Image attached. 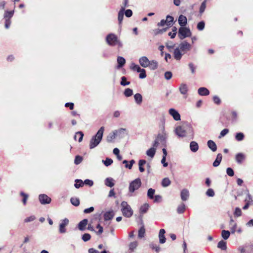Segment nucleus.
I'll list each match as a JSON object with an SVG mask.
<instances>
[{"label": "nucleus", "instance_id": "f257e3e1", "mask_svg": "<svg viewBox=\"0 0 253 253\" xmlns=\"http://www.w3.org/2000/svg\"><path fill=\"white\" fill-rule=\"evenodd\" d=\"M104 131V127L103 126H101L96 134L92 137L89 141V148L90 149L97 147L100 143L103 138Z\"/></svg>", "mask_w": 253, "mask_h": 253}, {"label": "nucleus", "instance_id": "f03ea898", "mask_svg": "<svg viewBox=\"0 0 253 253\" xmlns=\"http://www.w3.org/2000/svg\"><path fill=\"white\" fill-rule=\"evenodd\" d=\"M106 42L109 45L111 46L117 45L118 49L122 48L123 46L122 42L118 39L117 35L113 33H110L107 35Z\"/></svg>", "mask_w": 253, "mask_h": 253}, {"label": "nucleus", "instance_id": "7ed1b4c3", "mask_svg": "<svg viewBox=\"0 0 253 253\" xmlns=\"http://www.w3.org/2000/svg\"><path fill=\"white\" fill-rule=\"evenodd\" d=\"M121 211L123 215L126 217H130L133 214V211L130 206L126 201H123L121 204Z\"/></svg>", "mask_w": 253, "mask_h": 253}, {"label": "nucleus", "instance_id": "20e7f679", "mask_svg": "<svg viewBox=\"0 0 253 253\" xmlns=\"http://www.w3.org/2000/svg\"><path fill=\"white\" fill-rule=\"evenodd\" d=\"M192 35L191 32L189 28L181 27L178 32V36L180 40H183L186 37H190Z\"/></svg>", "mask_w": 253, "mask_h": 253}, {"label": "nucleus", "instance_id": "39448f33", "mask_svg": "<svg viewBox=\"0 0 253 253\" xmlns=\"http://www.w3.org/2000/svg\"><path fill=\"white\" fill-rule=\"evenodd\" d=\"M142 183L140 178H137L132 181L129 185L128 190L130 193H133L138 190L141 186Z\"/></svg>", "mask_w": 253, "mask_h": 253}, {"label": "nucleus", "instance_id": "423d86ee", "mask_svg": "<svg viewBox=\"0 0 253 253\" xmlns=\"http://www.w3.org/2000/svg\"><path fill=\"white\" fill-rule=\"evenodd\" d=\"M178 48L183 54H185L190 50L191 45L186 41H183L179 44Z\"/></svg>", "mask_w": 253, "mask_h": 253}, {"label": "nucleus", "instance_id": "0eeeda50", "mask_svg": "<svg viewBox=\"0 0 253 253\" xmlns=\"http://www.w3.org/2000/svg\"><path fill=\"white\" fill-rule=\"evenodd\" d=\"M69 220L68 218H65L61 221L59 224V232L61 234H64L66 232V226L68 225Z\"/></svg>", "mask_w": 253, "mask_h": 253}, {"label": "nucleus", "instance_id": "6e6552de", "mask_svg": "<svg viewBox=\"0 0 253 253\" xmlns=\"http://www.w3.org/2000/svg\"><path fill=\"white\" fill-rule=\"evenodd\" d=\"M39 200L42 205L49 204L51 202V199L44 194H40L39 195Z\"/></svg>", "mask_w": 253, "mask_h": 253}, {"label": "nucleus", "instance_id": "1a4fd4ad", "mask_svg": "<svg viewBox=\"0 0 253 253\" xmlns=\"http://www.w3.org/2000/svg\"><path fill=\"white\" fill-rule=\"evenodd\" d=\"M175 134L179 137H184L186 136V129L184 126H178L174 130Z\"/></svg>", "mask_w": 253, "mask_h": 253}, {"label": "nucleus", "instance_id": "9d476101", "mask_svg": "<svg viewBox=\"0 0 253 253\" xmlns=\"http://www.w3.org/2000/svg\"><path fill=\"white\" fill-rule=\"evenodd\" d=\"M156 138L157 139H158L159 142H160V143L163 145H164L165 146H166V139H167V133H166V131H165L164 126L163 127L162 134H158Z\"/></svg>", "mask_w": 253, "mask_h": 253}, {"label": "nucleus", "instance_id": "9b49d317", "mask_svg": "<svg viewBox=\"0 0 253 253\" xmlns=\"http://www.w3.org/2000/svg\"><path fill=\"white\" fill-rule=\"evenodd\" d=\"M253 245L251 243L246 244L244 246L240 248L241 253H253Z\"/></svg>", "mask_w": 253, "mask_h": 253}, {"label": "nucleus", "instance_id": "f8f14e48", "mask_svg": "<svg viewBox=\"0 0 253 253\" xmlns=\"http://www.w3.org/2000/svg\"><path fill=\"white\" fill-rule=\"evenodd\" d=\"M169 113L173 117L174 120H180V115L178 111L175 109L173 108H170L169 111Z\"/></svg>", "mask_w": 253, "mask_h": 253}, {"label": "nucleus", "instance_id": "ddd939ff", "mask_svg": "<svg viewBox=\"0 0 253 253\" xmlns=\"http://www.w3.org/2000/svg\"><path fill=\"white\" fill-rule=\"evenodd\" d=\"M139 62L140 65L144 68L148 67L150 64V61L146 56L140 57L139 59Z\"/></svg>", "mask_w": 253, "mask_h": 253}, {"label": "nucleus", "instance_id": "4468645a", "mask_svg": "<svg viewBox=\"0 0 253 253\" xmlns=\"http://www.w3.org/2000/svg\"><path fill=\"white\" fill-rule=\"evenodd\" d=\"M179 90L181 94L183 95H185L184 96V98L187 97V93L188 90V86L185 84H181L179 87Z\"/></svg>", "mask_w": 253, "mask_h": 253}, {"label": "nucleus", "instance_id": "2eb2a0df", "mask_svg": "<svg viewBox=\"0 0 253 253\" xmlns=\"http://www.w3.org/2000/svg\"><path fill=\"white\" fill-rule=\"evenodd\" d=\"M183 53L181 51L180 49L178 47L174 49L173 51V56L175 59L176 60H180Z\"/></svg>", "mask_w": 253, "mask_h": 253}, {"label": "nucleus", "instance_id": "dca6fc26", "mask_svg": "<svg viewBox=\"0 0 253 253\" xmlns=\"http://www.w3.org/2000/svg\"><path fill=\"white\" fill-rule=\"evenodd\" d=\"M87 219H84L81 221L78 224V228L81 231H84L85 229V227L87 225Z\"/></svg>", "mask_w": 253, "mask_h": 253}, {"label": "nucleus", "instance_id": "f3484780", "mask_svg": "<svg viewBox=\"0 0 253 253\" xmlns=\"http://www.w3.org/2000/svg\"><path fill=\"white\" fill-rule=\"evenodd\" d=\"M166 231L165 229H161L159 231V242L161 244H164L166 242V238L165 236V233Z\"/></svg>", "mask_w": 253, "mask_h": 253}, {"label": "nucleus", "instance_id": "a211bd4d", "mask_svg": "<svg viewBox=\"0 0 253 253\" xmlns=\"http://www.w3.org/2000/svg\"><path fill=\"white\" fill-rule=\"evenodd\" d=\"M178 22L181 27L185 26L187 23L186 17L183 15H180L178 17Z\"/></svg>", "mask_w": 253, "mask_h": 253}, {"label": "nucleus", "instance_id": "6ab92c4d", "mask_svg": "<svg viewBox=\"0 0 253 253\" xmlns=\"http://www.w3.org/2000/svg\"><path fill=\"white\" fill-rule=\"evenodd\" d=\"M189 196V193L188 190H187L186 189H184L182 190L180 193V197L182 201H186L188 199Z\"/></svg>", "mask_w": 253, "mask_h": 253}, {"label": "nucleus", "instance_id": "aec40b11", "mask_svg": "<svg viewBox=\"0 0 253 253\" xmlns=\"http://www.w3.org/2000/svg\"><path fill=\"white\" fill-rule=\"evenodd\" d=\"M184 126L186 129V135H188L189 136L193 137L194 135V130L192 126L189 124H187Z\"/></svg>", "mask_w": 253, "mask_h": 253}, {"label": "nucleus", "instance_id": "412c9836", "mask_svg": "<svg viewBox=\"0 0 253 253\" xmlns=\"http://www.w3.org/2000/svg\"><path fill=\"white\" fill-rule=\"evenodd\" d=\"M207 145L208 147L212 151L215 152L217 150V146L215 143L211 140H210L207 142Z\"/></svg>", "mask_w": 253, "mask_h": 253}, {"label": "nucleus", "instance_id": "4be33fe9", "mask_svg": "<svg viewBox=\"0 0 253 253\" xmlns=\"http://www.w3.org/2000/svg\"><path fill=\"white\" fill-rule=\"evenodd\" d=\"M198 92L202 96H207L210 94L209 90L204 87H200L198 90Z\"/></svg>", "mask_w": 253, "mask_h": 253}, {"label": "nucleus", "instance_id": "5701e85b", "mask_svg": "<svg viewBox=\"0 0 253 253\" xmlns=\"http://www.w3.org/2000/svg\"><path fill=\"white\" fill-rule=\"evenodd\" d=\"M118 66L117 68L123 67L126 63V59L122 56H118L117 58Z\"/></svg>", "mask_w": 253, "mask_h": 253}, {"label": "nucleus", "instance_id": "b1692460", "mask_svg": "<svg viewBox=\"0 0 253 253\" xmlns=\"http://www.w3.org/2000/svg\"><path fill=\"white\" fill-rule=\"evenodd\" d=\"M190 148L192 152H196L199 149L198 144L196 141H191L190 143Z\"/></svg>", "mask_w": 253, "mask_h": 253}, {"label": "nucleus", "instance_id": "393cba45", "mask_svg": "<svg viewBox=\"0 0 253 253\" xmlns=\"http://www.w3.org/2000/svg\"><path fill=\"white\" fill-rule=\"evenodd\" d=\"M114 217V213L113 211H109L106 212L104 214V219L105 221L110 220Z\"/></svg>", "mask_w": 253, "mask_h": 253}, {"label": "nucleus", "instance_id": "a878e982", "mask_svg": "<svg viewBox=\"0 0 253 253\" xmlns=\"http://www.w3.org/2000/svg\"><path fill=\"white\" fill-rule=\"evenodd\" d=\"M222 158V154L220 153L218 154L217 155L215 160L213 163V166L214 167L218 166L221 161Z\"/></svg>", "mask_w": 253, "mask_h": 253}, {"label": "nucleus", "instance_id": "bb28decb", "mask_svg": "<svg viewBox=\"0 0 253 253\" xmlns=\"http://www.w3.org/2000/svg\"><path fill=\"white\" fill-rule=\"evenodd\" d=\"M141 224H142V226L138 230V237L140 238H142L144 237L145 233V229L144 227V225L143 223V221L141 219Z\"/></svg>", "mask_w": 253, "mask_h": 253}, {"label": "nucleus", "instance_id": "cd10ccee", "mask_svg": "<svg viewBox=\"0 0 253 253\" xmlns=\"http://www.w3.org/2000/svg\"><path fill=\"white\" fill-rule=\"evenodd\" d=\"M124 8H121L120 10L118 13V20L120 25H121L124 18Z\"/></svg>", "mask_w": 253, "mask_h": 253}, {"label": "nucleus", "instance_id": "c85d7f7f", "mask_svg": "<svg viewBox=\"0 0 253 253\" xmlns=\"http://www.w3.org/2000/svg\"><path fill=\"white\" fill-rule=\"evenodd\" d=\"M105 184L109 187H112L114 186V179L111 177L106 178L105 180Z\"/></svg>", "mask_w": 253, "mask_h": 253}, {"label": "nucleus", "instance_id": "c756f323", "mask_svg": "<svg viewBox=\"0 0 253 253\" xmlns=\"http://www.w3.org/2000/svg\"><path fill=\"white\" fill-rule=\"evenodd\" d=\"M217 248L220 249L221 250L225 251L227 249L226 243L223 241L221 240L219 241L217 244Z\"/></svg>", "mask_w": 253, "mask_h": 253}, {"label": "nucleus", "instance_id": "7c9ffc66", "mask_svg": "<svg viewBox=\"0 0 253 253\" xmlns=\"http://www.w3.org/2000/svg\"><path fill=\"white\" fill-rule=\"evenodd\" d=\"M134 98L135 101V102L137 104H140L142 102V96L141 94L140 93H136L134 95Z\"/></svg>", "mask_w": 253, "mask_h": 253}, {"label": "nucleus", "instance_id": "2f4dec72", "mask_svg": "<svg viewBox=\"0 0 253 253\" xmlns=\"http://www.w3.org/2000/svg\"><path fill=\"white\" fill-rule=\"evenodd\" d=\"M166 20L167 22V26L168 27H170L172 26L174 20V18L172 16L170 15H167L166 17Z\"/></svg>", "mask_w": 253, "mask_h": 253}, {"label": "nucleus", "instance_id": "473e14b6", "mask_svg": "<svg viewBox=\"0 0 253 253\" xmlns=\"http://www.w3.org/2000/svg\"><path fill=\"white\" fill-rule=\"evenodd\" d=\"M126 131V128H121L118 130H115L114 131L116 132L117 136L119 135L120 137L123 138L125 136V132Z\"/></svg>", "mask_w": 253, "mask_h": 253}, {"label": "nucleus", "instance_id": "72a5a7b5", "mask_svg": "<svg viewBox=\"0 0 253 253\" xmlns=\"http://www.w3.org/2000/svg\"><path fill=\"white\" fill-rule=\"evenodd\" d=\"M146 163V161L145 160H140L138 162L139 170L141 172H143L145 171V169L143 167V165Z\"/></svg>", "mask_w": 253, "mask_h": 253}, {"label": "nucleus", "instance_id": "f704fd0d", "mask_svg": "<svg viewBox=\"0 0 253 253\" xmlns=\"http://www.w3.org/2000/svg\"><path fill=\"white\" fill-rule=\"evenodd\" d=\"M156 153V148H151L148 149L146 152V154L148 156L153 158Z\"/></svg>", "mask_w": 253, "mask_h": 253}, {"label": "nucleus", "instance_id": "c9c22d12", "mask_svg": "<svg viewBox=\"0 0 253 253\" xmlns=\"http://www.w3.org/2000/svg\"><path fill=\"white\" fill-rule=\"evenodd\" d=\"M116 136V132L113 131L112 133H110L107 137V141L109 143L112 142L113 140L115 138Z\"/></svg>", "mask_w": 253, "mask_h": 253}, {"label": "nucleus", "instance_id": "e433bc0d", "mask_svg": "<svg viewBox=\"0 0 253 253\" xmlns=\"http://www.w3.org/2000/svg\"><path fill=\"white\" fill-rule=\"evenodd\" d=\"M149 205L148 204H145L142 205L140 208V212L142 214L146 213L148 210Z\"/></svg>", "mask_w": 253, "mask_h": 253}, {"label": "nucleus", "instance_id": "4c0bfd02", "mask_svg": "<svg viewBox=\"0 0 253 253\" xmlns=\"http://www.w3.org/2000/svg\"><path fill=\"white\" fill-rule=\"evenodd\" d=\"M171 183V181L168 177L164 178L162 181V186L164 187L169 186Z\"/></svg>", "mask_w": 253, "mask_h": 253}, {"label": "nucleus", "instance_id": "58836bf2", "mask_svg": "<svg viewBox=\"0 0 253 253\" xmlns=\"http://www.w3.org/2000/svg\"><path fill=\"white\" fill-rule=\"evenodd\" d=\"M185 210V205L182 203L177 208V212L179 214L183 213Z\"/></svg>", "mask_w": 253, "mask_h": 253}, {"label": "nucleus", "instance_id": "ea45409f", "mask_svg": "<svg viewBox=\"0 0 253 253\" xmlns=\"http://www.w3.org/2000/svg\"><path fill=\"white\" fill-rule=\"evenodd\" d=\"M155 190L152 188H149L147 192V196L150 199H153Z\"/></svg>", "mask_w": 253, "mask_h": 253}, {"label": "nucleus", "instance_id": "a19ab883", "mask_svg": "<svg viewBox=\"0 0 253 253\" xmlns=\"http://www.w3.org/2000/svg\"><path fill=\"white\" fill-rule=\"evenodd\" d=\"M151 70H155L158 68V63L155 60L150 61L149 66Z\"/></svg>", "mask_w": 253, "mask_h": 253}, {"label": "nucleus", "instance_id": "79ce46f5", "mask_svg": "<svg viewBox=\"0 0 253 253\" xmlns=\"http://www.w3.org/2000/svg\"><path fill=\"white\" fill-rule=\"evenodd\" d=\"M20 196L23 197L22 201L23 205H26L29 195L27 194H26L23 192H21L20 193Z\"/></svg>", "mask_w": 253, "mask_h": 253}, {"label": "nucleus", "instance_id": "37998d69", "mask_svg": "<svg viewBox=\"0 0 253 253\" xmlns=\"http://www.w3.org/2000/svg\"><path fill=\"white\" fill-rule=\"evenodd\" d=\"M14 11H5L4 15V18L5 19L9 18L10 19L13 15Z\"/></svg>", "mask_w": 253, "mask_h": 253}, {"label": "nucleus", "instance_id": "c03bdc74", "mask_svg": "<svg viewBox=\"0 0 253 253\" xmlns=\"http://www.w3.org/2000/svg\"><path fill=\"white\" fill-rule=\"evenodd\" d=\"M246 198L245 199V201H247L245 205L243 207L244 210H246L248 208L249 206V201L251 200V197L249 195V193H246Z\"/></svg>", "mask_w": 253, "mask_h": 253}, {"label": "nucleus", "instance_id": "a18cd8bd", "mask_svg": "<svg viewBox=\"0 0 253 253\" xmlns=\"http://www.w3.org/2000/svg\"><path fill=\"white\" fill-rule=\"evenodd\" d=\"M70 202L73 205L76 207H77L80 205V200L77 198H71L70 199Z\"/></svg>", "mask_w": 253, "mask_h": 253}, {"label": "nucleus", "instance_id": "49530a36", "mask_svg": "<svg viewBox=\"0 0 253 253\" xmlns=\"http://www.w3.org/2000/svg\"><path fill=\"white\" fill-rule=\"evenodd\" d=\"M246 160V156L243 153H238V164L243 163Z\"/></svg>", "mask_w": 253, "mask_h": 253}, {"label": "nucleus", "instance_id": "de8ad7c7", "mask_svg": "<svg viewBox=\"0 0 253 253\" xmlns=\"http://www.w3.org/2000/svg\"><path fill=\"white\" fill-rule=\"evenodd\" d=\"M230 233L229 231L223 230L222 231L221 236L224 240H227L230 236Z\"/></svg>", "mask_w": 253, "mask_h": 253}, {"label": "nucleus", "instance_id": "09e8293b", "mask_svg": "<svg viewBox=\"0 0 253 253\" xmlns=\"http://www.w3.org/2000/svg\"><path fill=\"white\" fill-rule=\"evenodd\" d=\"M102 162L105 166L108 167L113 163V161L111 158H106L105 160H102Z\"/></svg>", "mask_w": 253, "mask_h": 253}, {"label": "nucleus", "instance_id": "8fccbe9b", "mask_svg": "<svg viewBox=\"0 0 253 253\" xmlns=\"http://www.w3.org/2000/svg\"><path fill=\"white\" fill-rule=\"evenodd\" d=\"M150 247L152 249L155 250L157 253L159 252L160 251V248L159 246L157 245L156 244L152 243L150 244Z\"/></svg>", "mask_w": 253, "mask_h": 253}, {"label": "nucleus", "instance_id": "3c124183", "mask_svg": "<svg viewBox=\"0 0 253 253\" xmlns=\"http://www.w3.org/2000/svg\"><path fill=\"white\" fill-rule=\"evenodd\" d=\"M207 1V0H204L201 4L199 9V12L201 14L203 13L206 9Z\"/></svg>", "mask_w": 253, "mask_h": 253}, {"label": "nucleus", "instance_id": "603ef678", "mask_svg": "<svg viewBox=\"0 0 253 253\" xmlns=\"http://www.w3.org/2000/svg\"><path fill=\"white\" fill-rule=\"evenodd\" d=\"M124 93L126 97H130L133 94V90L129 88H127L125 90Z\"/></svg>", "mask_w": 253, "mask_h": 253}, {"label": "nucleus", "instance_id": "864d4df0", "mask_svg": "<svg viewBox=\"0 0 253 253\" xmlns=\"http://www.w3.org/2000/svg\"><path fill=\"white\" fill-rule=\"evenodd\" d=\"M75 182L76 183L74 184V186L76 188H79L80 187L83 186L84 184L83 181L81 179H76L75 180Z\"/></svg>", "mask_w": 253, "mask_h": 253}, {"label": "nucleus", "instance_id": "5fc2aeb1", "mask_svg": "<svg viewBox=\"0 0 253 253\" xmlns=\"http://www.w3.org/2000/svg\"><path fill=\"white\" fill-rule=\"evenodd\" d=\"M131 69L133 70V71H136L137 72H139L141 71L142 69L140 68V67L136 65L134 63H132L131 65Z\"/></svg>", "mask_w": 253, "mask_h": 253}, {"label": "nucleus", "instance_id": "6e6d98bb", "mask_svg": "<svg viewBox=\"0 0 253 253\" xmlns=\"http://www.w3.org/2000/svg\"><path fill=\"white\" fill-rule=\"evenodd\" d=\"M120 84L123 86H126L129 85L130 84V82H127L126 77L125 76H123L121 78V81Z\"/></svg>", "mask_w": 253, "mask_h": 253}, {"label": "nucleus", "instance_id": "4d7b16f0", "mask_svg": "<svg viewBox=\"0 0 253 253\" xmlns=\"http://www.w3.org/2000/svg\"><path fill=\"white\" fill-rule=\"evenodd\" d=\"M236 112L235 111H232L229 114L228 118H229V120H231L232 121H234L236 120Z\"/></svg>", "mask_w": 253, "mask_h": 253}, {"label": "nucleus", "instance_id": "13d9d810", "mask_svg": "<svg viewBox=\"0 0 253 253\" xmlns=\"http://www.w3.org/2000/svg\"><path fill=\"white\" fill-rule=\"evenodd\" d=\"M78 135L80 136V138L78 139L79 142H81L83 140L84 136V133L82 131H78L76 133L74 136V139L76 140Z\"/></svg>", "mask_w": 253, "mask_h": 253}, {"label": "nucleus", "instance_id": "bf43d9fd", "mask_svg": "<svg viewBox=\"0 0 253 253\" xmlns=\"http://www.w3.org/2000/svg\"><path fill=\"white\" fill-rule=\"evenodd\" d=\"M205 24L204 21H202L200 22H199L197 26V28L199 31H202L204 30L205 28Z\"/></svg>", "mask_w": 253, "mask_h": 253}, {"label": "nucleus", "instance_id": "052dcab7", "mask_svg": "<svg viewBox=\"0 0 253 253\" xmlns=\"http://www.w3.org/2000/svg\"><path fill=\"white\" fill-rule=\"evenodd\" d=\"M83 161V157L79 155L76 156L74 160V163L76 165L80 164Z\"/></svg>", "mask_w": 253, "mask_h": 253}, {"label": "nucleus", "instance_id": "680f3d73", "mask_svg": "<svg viewBox=\"0 0 253 253\" xmlns=\"http://www.w3.org/2000/svg\"><path fill=\"white\" fill-rule=\"evenodd\" d=\"M91 238V236L88 233H84L83 236H82V240L84 241V242H87L88 241H89Z\"/></svg>", "mask_w": 253, "mask_h": 253}, {"label": "nucleus", "instance_id": "e2e57ef3", "mask_svg": "<svg viewBox=\"0 0 253 253\" xmlns=\"http://www.w3.org/2000/svg\"><path fill=\"white\" fill-rule=\"evenodd\" d=\"M227 174L230 177H232L234 175V171L231 168H228L226 169Z\"/></svg>", "mask_w": 253, "mask_h": 253}, {"label": "nucleus", "instance_id": "0e129e2a", "mask_svg": "<svg viewBox=\"0 0 253 253\" xmlns=\"http://www.w3.org/2000/svg\"><path fill=\"white\" fill-rule=\"evenodd\" d=\"M139 77L140 79H143L146 77V71L144 69H142L141 71L139 72Z\"/></svg>", "mask_w": 253, "mask_h": 253}, {"label": "nucleus", "instance_id": "69168bd1", "mask_svg": "<svg viewBox=\"0 0 253 253\" xmlns=\"http://www.w3.org/2000/svg\"><path fill=\"white\" fill-rule=\"evenodd\" d=\"M206 195L209 197H213L214 195V192L212 189L210 188L207 191Z\"/></svg>", "mask_w": 253, "mask_h": 253}, {"label": "nucleus", "instance_id": "338daca9", "mask_svg": "<svg viewBox=\"0 0 253 253\" xmlns=\"http://www.w3.org/2000/svg\"><path fill=\"white\" fill-rule=\"evenodd\" d=\"M172 76V74L170 71H167L165 73V78L167 80H170Z\"/></svg>", "mask_w": 253, "mask_h": 253}, {"label": "nucleus", "instance_id": "774afa93", "mask_svg": "<svg viewBox=\"0 0 253 253\" xmlns=\"http://www.w3.org/2000/svg\"><path fill=\"white\" fill-rule=\"evenodd\" d=\"M213 101L215 104L219 105L221 103V100L219 97L216 95L213 97Z\"/></svg>", "mask_w": 253, "mask_h": 253}]
</instances>
